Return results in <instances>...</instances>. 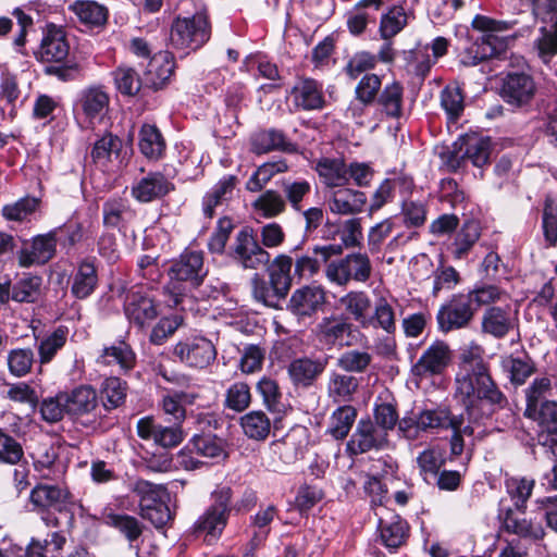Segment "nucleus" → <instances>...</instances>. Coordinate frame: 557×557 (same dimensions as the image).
Listing matches in <instances>:
<instances>
[{
	"instance_id": "f257e3e1",
	"label": "nucleus",
	"mask_w": 557,
	"mask_h": 557,
	"mask_svg": "<svg viewBox=\"0 0 557 557\" xmlns=\"http://www.w3.org/2000/svg\"><path fill=\"white\" fill-rule=\"evenodd\" d=\"M456 395L465 405V413L469 422L478 423L475 407L486 400L491 405L503 408L507 404L505 395L492 380L483 359V348L471 344L460 355L459 372L456 375Z\"/></svg>"
},
{
	"instance_id": "f03ea898",
	"label": "nucleus",
	"mask_w": 557,
	"mask_h": 557,
	"mask_svg": "<svg viewBox=\"0 0 557 557\" xmlns=\"http://www.w3.org/2000/svg\"><path fill=\"white\" fill-rule=\"evenodd\" d=\"M433 429H450L453 431L450 449L456 456L463 451V437H470L474 433V424L467 420L465 412L455 414L444 407L425 409L416 416L404 417L398 422L399 434L409 441L418 440L421 432Z\"/></svg>"
},
{
	"instance_id": "7ed1b4c3",
	"label": "nucleus",
	"mask_w": 557,
	"mask_h": 557,
	"mask_svg": "<svg viewBox=\"0 0 557 557\" xmlns=\"http://www.w3.org/2000/svg\"><path fill=\"white\" fill-rule=\"evenodd\" d=\"M497 24L496 21L482 15L473 18V28L482 30L483 34L462 53L463 65L474 66L481 61L499 58L507 52L510 39L495 33Z\"/></svg>"
},
{
	"instance_id": "20e7f679",
	"label": "nucleus",
	"mask_w": 557,
	"mask_h": 557,
	"mask_svg": "<svg viewBox=\"0 0 557 557\" xmlns=\"http://www.w3.org/2000/svg\"><path fill=\"white\" fill-rule=\"evenodd\" d=\"M326 280L341 287L351 281L366 283L372 274V263L367 253L352 252L341 259L330 261L324 269Z\"/></svg>"
},
{
	"instance_id": "39448f33",
	"label": "nucleus",
	"mask_w": 557,
	"mask_h": 557,
	"mask_svg": "<svg viewBox=\"0 0 557 557\" xmlns=\"http://www.w3.org/2000/svg\"><path fill=\"white\" fill-rule=\"evenodd\" d=\"M212 504L199 517L195 524L197 532L206 533L212 540L218 539L225 529L228 516L232 510L231 500L233 496L230 486H220L212 492Z\"/></svg>"
},
{
	"instance_id": "423d86ee",
	"label": "nucleus",
	"mask_w": 557,
	"mask_h": 557,
	"mask_svg": "<svg viewBox=\"0 0 557 557\" xmlns=\"http://www.w3.org/2000/svg\"><path fill=\"white\" fill-rule=\"evenodd\" d=\"M211 35L208 17L196 13L191 17L176 18L171 27L170 42L176 49H198Z\"/></svg>"
},
{
	"instance_id": "0eeeda50",
	"label": "nucleus",
	"mask_w": 557,
	"mask_h": 557,
	"mask_svg": "<svg viewBox=\"0 0 557 557\" xmlns=\"http://www.w3.org/2000/svg\"><path fill=\"white\" fill-rule=\"evenodd\" d=\"M232 259L244 269L260 270L269 265L270 253L256 240L249 227L242 228L231 247Z\"/></svg>"
},
{
	"instance_id": "6e6552de",
	"label": "nucleus",
	"mask_w": 557,
	"mask_h": 557,
	"mask_svg": "<svg viewBox=\"0 0 557 557\" xmlns=\"http://www.w3.org/2000/svg\"><path fill=\"white\" fill-rule=\"evenodd\" d=\"M475 311L468 294L454 295L437 312L438 327L443 332L466 327L472 321Z\"/></svg>"
},
{
	"instance_id": "1a4fd4ad",
	"label": "nucleus",
	"mask_w": 557,
	"mask_h": 557,
	"mask_svg": "<svg viewBox=\"0 0 557 557\" xmlns=\"http://www.w3.org/2000/svg\"><path fill=\"white\" fill-rule=\"evenodd\" d=\"M174 355L190 368L203 369L215 360L216 349L211 341L197 336L177 343Z\"/></svg>"
},
{
	"instance_id": "9d476101",
	"label": "nucleus",
	"mask_w": 557,
	"mask_h": 557,
	"mask_svg": "<svg viewBox=\"0 0 557 557\" xmlns=\"http://www.w3.org/2000/svg\"><path fill=\"white\" fill-rule=\"evenodd\" d=\"M388 435L384 429L379 428L373 421L360 420L354 434L347 443V449L352 455H359L372 449H383L388 444Z\"/></svg>"
},
{
	"instance_id": "9b49d317",
	"label": "nucleus",
	"mask_w": 557,
	"mask_h": 557,
	"mask_svg": "<svg viewBox=\"0 0 557 557\" xmlns=\"http://www.w3.org/2000/svg\"><path fill=\"white\" fill-rule=\"evenodd\" d=\"M450 360V350L447 344L436 342L426 348L411 368V374L417 380L432 377L441 374Z\"/></svg>"
},
{
	"instance_id": "f8f14e48",
	"label": "nucleus",
	"mask_w": 557,
	"mask_h": 557,
	"mask_svg": "<svg viewBox=\"0 0 557 557\" xmlns=\"http://www.w3.org/2000/svg\"><path fill=\"white\" fill-rule=\"evenodd\" d=\"M62 228L33 238L29 246L18 251L17 261L22 268L41 265L51 260L57 251V236Z\"/></svg>"
},
{
	"instance_id": "ddd939ff",
	"label": "nucleus",
	"mask_w": 557,
	"mask_h": 557,
	"mask_svg": "<svg viewBox=\"0 0 557 557\" xmlns=\"http://www.w3.org/2000/svg\"><path fill=\"white\" fill-rule=\"evenodd\" d=\"M205 275L202 255L196 251L185 252L170 269L172 289L178 290L175 283H189L197 286Z\"/></svg>"
},
{
	"instance_id": "4468645a",
	"label": "nucleus",
	"mask_w": 557,
	"mask_h": 557,
	"mask_svg": "<svg viewBox=\"0 0 557 557\" xmlns=\"http://www.w3.org/2000/svg\"><path fill=\"white\" fill-rule=\"evenodd\" d=\"M535 94L536 85L529 74L509 73L504 79L502 96L511 106H525L532 101Z\"/></svg>"
},
{
	"instance_id": "2eb2a0df",
	"label": "nucleus",
	"mask_w": 557,
	"mask_h": 557,
	"mask_svg": "<svg viewBox=\"0 0 557 557\" xmlns=\"http://www.w3.org/2000/svg\"><path fill=\"white\" fill-rule=\"evenodd\" d=\"M71 498L67 488L52 484H37L29 494L33 510L38 512H45L50 508L62 511Z\"/></svg>"
},
{
	"instance_id": "dca6fc26",
	"label": "nucleus",
	"mask_w": 557,
	"mask_h": 557,
	"mask_svg": "<svg viewBox=\"0 0 557 557\" xmlns=\"http://www.w3.org/2000/svg\"><path fill=\"white\" fill-rule=\"evenodd\" d=\"M326 301L325 289L320 285H307L297 288L290 296L287 308L298 317H309Z\"/></svg>"
},
{
	"instance_id": "f3484780",
	"label": "nucleus",
	"mask_w": 557,
	"mask_h": 557,
	"mask_svg": "<svg viewBox=\"0 0 557 557\" xmlns=\"http://www.w3.org/2000/svg\"><path fill=\"white\" fill-rule=\"evenodd\" d=\"M367 200L363 191L342 187L330 191L326 205L334 214L352 215L363 211Z\"/></svg>"
},
{
	"instance_id": "a211bd4d",
	"label": "nucleus",
	"mask_w": 557,
	"mask_h": 557,
	"mask_svg": "<svg viewBox=\"0 0 557 557\" xmlns=\"http://www.w3.org/2000/svg\"><path fill=\"white\" fill-rule=\"evenodd\" d=\"M504 529L523 539L540 540L544 536V529L541 522L528 519L522 509L507 508L503 510Z\"/></svg>"
},
{
	"instance_id": "6ab92c4d",
	"label": "nucleus",
	"mask_w": 557,
	"mask_h": 557,
	"mask_svg": "<svg viewBox=\"0 0 557 557\" xmlns=\"http://www.w3.org/2000/svg\"><path fill=\"white\" fill-rule=\"evenodd\" d=\"M124 311L127 319L139 327H145L159 315L154 300L137 292L127 296Z\"/></svg>"
},
{
	"instance_id": "aec40b11",
	"label": "nucleus",
	"mask_w": 557,
	"mask_h": 557,
	"mask_svg": "<svg viewBox=\"0 0 557 557\" xmlns=\"http://www.w3.org/2000/svg\"><path fill=\"white\" fill-rule=\"evenodd\" d=\"M515 327V319L509 306L507 307H488L482 314L481 331L482 333L493 336L494 338L505 337Z\"/></svg>"
},
{
	"instance_id": "412c9836",
	"label": "nucleus",
	"mask_w": 557,
	"mask_h": 557,
	"mask_svg": "<svg viewBox=\"0 0 557 557\" xmlns=\"http://www.w3.org/2000/svg\"><path fill=\"white\" fill-rule=\"evenodd\" d=\"M70 52V45L62 28L50 25L41 40L40 59L44 62H62Z\"/></svg>"
},
{
	"instance_id": "4be33fe9",
	"label": "nucleus",
	"mask_w": 557,
	"mask_h": 557,
	"mask_svg": "<svg viewBox=\"0 0 557 557\" xmlns=\"http://www.w3.org/2000/svg\"><path fill=\"white\" fill-rule=\"evenodd\" d=\"M294 104L302 110H319L324 106L321 85L311 78H304L296 83L292 90Z\"/></svg>"
},
{
	"instance_id": "5701e85b",
	"label": "nucleus",
	"mask_w": 557,
	"mask_h": 557,
	"mask_svg": "<svg viewBox=\"0 0 557 557\" xmlns=\"http://www.w3.org/2000/svg\"><path fill=\"white\" fill-rule=\"evenodd\" d=\"M173 184L161 173H150L132 187V195L140 202H149L165 196Z\"/></svg>"
},
{
	"instance_id": "b1692460",
	"label": "nucleus",
	"mask_w": 557,
	"mask_h": 557,
	"mask_svg": "<svg viewBox=\"0 0 557 557\" xmlns=\"http://www.w3.org/2000/svg\"><path fill=\"white\" fill-rule=\"evenodd\" d=\"M61 399L66 404L67 413L75 417L88 414L98 406L97 392L88 385H81L70 393H62Z\"/></svg>"
},
{
	"instance_id": "393cba45",
	"label": "nucleus",
	"mask_w": 557,
	"mask_h": 557,
	"mask_svg": "<svg viewBox=\"0 0 557 557\" xmlns=\"http://www.w3.org/2000/svg\"><path fill=\"white\" fill-rule=\"evenodd\" d=\"M173 71L174 62L171 53H156L148 63L145 82L150 88L160 89L169 82Z\"/></svg>"
},
{
	"instance_id": "a878e982",
	"label": "nucleus",
	"mask_w": 557,
	"mask_h": 557,
	"mask_svg": "<svg viewBox=\"0 0 557 557\" xmlns=\"http://www.w3.org/2000/svg\"><path fill=\"white\" fill-rule=\"evenodd\" d=\"M379 517V529L383 544L388 548L401 546L407 537V523L397 515L383 517V512L375 511Z\"/></svg>"
},
{
	"instance_id": "bb28decb",
	"label": "nucleus",
	"mask_w": 557,
	"mask_h": 557,
	"mask_svg": "<svg viewBox=\"0 0 557 557\" xmlns=\"http://www.w3.org/2000/svg\"><path fill=\"white\" fill-rule=\"evenodd\" d=\"M103 224L107 227L123 231L134 219L135 213L131 209L127 200L114 197L108 199L102 206Z\"/></svg>"
},
{
	"instance_id": "cd10ccee",
	"label": "nucleus",
	"mask_w": 557,
	"mask_h": 557,
	"mask_svg": "<svg viewBox=\"0 0 557 557\" xmlns=\"http://www.w3.org/2000/svg\"><path fill=\"white\" fill-rule=\"evenodd\" d=\"M324 369V361L305 357L290 362L288 366V374L295 385L310 386Z\"/></svg>"
},
{
	"instance_id": "c85d7f7f",
	"label": "nucleus",
	"mask_w": 557,
	"mask_h": 557,
	"mask_svg": "<svg viewBox=\"0 0 557 557\" xmlns=\"http://www.w3.org/2000/svg\"><path fill=\"white\" fill-rule=\"evenodd\" d=\"M352 325L343 317L331 315L323 318L315 326V334L321 343L335 345L341 343L345 335L350 334Z\"/></svg>"
},
{
	"instance_id": "c756f323",
	"label": "nucleus",
	"mask_w": 557,
	"mask_h": 557,
	"mask_svg": "<svg viewBox=\"0 0 557 557\" xmlns=\"http://www.w3.org/2000/svg\"><path fill=\"white\" fill-rule=\"evenodd\" d=\"M339 302L361 327H369L371 325L370 310L372 304L364 292H349L341 298Z\"/></svg>"
},
{
	"instance_id": "7c9ffc66",
	"label": "nucleus",
	"mask_w": 557,
	"mask_h": 557,
	"mask_svg": "<svg viewBox=\"0 0 557 557\" xmlns=\"http://www.w3.org/2000/svg\"><path fill=\"white\" fill-rule=\"evenodd\" d=\"M359 387V380L351 374L333 371L327 382V395L335 403H348Z\"/></svg>"
},
{
	"instance_id": "2f4dec72",
	"label": "nucleus",
	"mask_w": 557,
	"mask_h": 557,
	"mask_svg": "<svg viewBox=\"0 0 557 557\" xmlns=\"http://www.w3.org/2000/svg\"><path fill=\"white\" fill-rule=\"evenodd\" d=\"M98 362L104 366H117L121 371L127 372L134 368L136 355L127 343L120 341L106 347Z\"/></svg>"
},
{
	"instance_id": "473e14b6",
	"label": "nucleus",
	"mask_w": 557,
	"mask_h": 557,
	"mask_svg": "<svg viewBox=\"0 0 557 557\" xmlns=\"http://www.w3.org/2000/svg\"><path fill=\"white\" fill-rule=\"evenodd\" d=\"M81 107L90 120H101L108 111L109 95L98 86L86 88L81 95Z\"/></svg>"
},
{
	"instance_id": "72a5a7b5",
	"label": "nucleus",
	"mask_w": 557,
	"mask_h": 557,
	"mask_svg": "<svg viewBox=\"0 0 557 557\" xmlns=\"http://www.w3.org/2000/svg\"><path fill=\"white\" fill-rule=\"evenodd\" d=\"M315 170L327 187H343L348 183L347 165L342 159L322 158Z\"/></svg>"
},
{
	"instance_id": "f704fd0d",
	"label": "nucleus",
	"mask_w": 557,
	"mask_h": 557,
	"mask_svg": "<svg viewBox=\"0 0 557 557\" xmlns=\"http://www.w3.org/2000/svg\"><path fill=\"white\" fill-rule=\"evenodd\" d=\"M252 148L257 153H267L273 150L293 152L296 150L294 144L287 140L284 133L274 128L255 134Z\"/></svg>"
},
{
	"instance_id": "c9c22d12",
	"label": "nucleus",
	"mask_w": 557,
	"mask_h": 557,
	"mask_svg": "<svg viewBox=\"0 0 557 557\" xmlns=\"http://www.w3.org/2000/svg\"><path fill=\"white\" fill-rule=\"evenodd\" d=\"M236 177L233 175L224 176L218 184L203 197L202 209L208 218H212L214 209L227 202L236 186Z\"/></svg>"
},
{
	"instance_id": "e433bc0d",
	"label": "nucleus",
	"mask_w": 557,
	"mask_h": 557,
	"mask_svg": "<svg viewBox=\"0 0 557 557\" xmlns=\"http://www.w3.org/2000/svg\"><path fill=\"white\" fill-rule=\"evenodd\" d=\"M139 149L141 153L150 159L158 160L165 150V141L156 125L144 124L139 131Z\"/></svg>"
},
{
	"instance_id": "4c0bfd02",
	"label": "nucleus",
	"mask_w": 557,
	"mask_h": 557,
	"mask_svg": "<svg viewBox=\"0 0 557 557\" xmlns=\"http://www.w3.org/2000/svg\"><path fill=\"white\" fill-rule=\"evenodd\" d=\"M395 302L396 300L383 296L375 299L373 314H370V326L379 327L388 334H393L396 330Z\"/></svg>"
},
{
	"instance_id": "58836bf2",
	"label": "nucleus",
	"mask_w": 557,
	"mask_h": 557,
	"mask_svg": "<svg viewBox=\"0 0 557 557\" xmlns=\"http://www.w3.org/2000/svg\"><path fill=\"white\" fill-rule=\"evenodd\" d=\"M70 10L82 23L89 26H100L108 18L107 8L96 1L79 0L74 2Z\"/></svg>"
},
{
	"instance_id": "ea45409f",
	"label": "nucleus",
	"mask_w": 557,
	"mask_h": 557,
	"mask_svg": "<svg viewBox=\"0 0 557 557\" xmlns=\"http://www.w3.org/2000/svg\"><path fill=\"white\" fill-rule=\"evenodd\" d=\"M122 146L123 143L117 136L107 133L94 144L91 158L96 163L107 165L119 159Z\"/></svg>"
},
{
	"instance_id": "a19ab883",
	"label": "nucleus",
	"mask_w": 557,
	"mask_h": 557,
	"mask_svg": "<svg viewBox=\"0 0 557 557\" xmlns=\"http://www.w3.org/2000/svg\"><path fill=\"white\" fill-rule=\"evenodd\" d=\"M240 426L249 438L263 441L270 434L271 422L263 411L253 410L240 418Z\"/></svg>"
},
{
	"instance_id": "79ce46f5",
	"label": "nucleus",
	"mask_w": 557,
	"mask_h": 557,
	"mask_svg": "<svg viewBox=\"0 0 557 557\" xmlns=\"http://www.w3.org/2000/svg\"><path fill=\"white\" fill-rule=\"evenodd\" d=\"M96 268L90 262L79 264L73 277L72 294L79 299L87 298L97 286Z\"/></svg>"
},
{
	"instance_id": "37998d69",
	"label": "nucleus",
	"mask_w": 557,
	"mask_h": 557,
	"mask_svg": "<svg viewBox=\"0 0 557 557\" xmlns=\"http://www.w3.org/2000/svg\"><path fill=\"white\" fill-rule=\"evenodd\" d=\"M287 170L288 165L284 160L265 162L253 172L246 183V188L251 193L260 191L274 175L284 173Z\"/></svg>"
},
{
	"instance_id": "c03bdc74",
	"label": "nucleus",
	"mask_w": 557,
	"mask_h": 557,
	"mask_svg": "<svg viewBox=\"0 0 557 557\" xmlns=\"http://www.w3.org/2000/svg\"><path fill=\"white\" fill-rule=\"evenodd\" d=\"M103 521L107 525L112 527L122 533L131 546H133V543L137 541L143 533V528L139 521L135 517L128 515L108 512L103 515Z\"/></svg>"
},
{
	"instance_id": "a18cd8bd",
	"label": "nucleus",
	"mask_w": 557,
	"mask_h": 557,
	"mask_svg": "<svg viewBox=\"0 0 557 557\" xmlns=\"http://www.w3.org/2000/svg\"><path fill=\"white\" fill-rule=\"evenodd\" d=\"M552 29L540 28V36L534 40L533 48L543 63L547 64L557 54V17H550Z\"/></svg>"
},
{
	"instance_id": "49530a36",
	"label": "nucleus",
	"mask_w": 557,
	"mask_h": 557,
	"mask_svg": "<svg viewBox=\"0 0 557 557\" xmlns=\"http://www.w3.org/2000/svg\"><path fill=\"white\" fill-rule=\"evenodd\" d=\"M132 492L138 498L140 509L150 505L154 506L163 499H169V494L163 485L143 479H138L132 484Z\"/></svg>"
},
{
	"instance_id": "de8ad7c7",
	"label": "nucleus",
	"mask_w": 557,
	"mask_h": 557,
	"mask_svg": "<svg viewBox=\"0 0 557 557\" xmlns=\"http://www.w3.org/2000/svg\"><path fill=\"white\" fill-rule=\"evenodd\" d=\"M524 416L536 421L549 433H557V403L542 401L536 407H525Z\"/></svg>"
},
{
	"instance_id": "09e8293b",
	"label": "nucleus",
	"mask_w": 557,
	"mask_h": 557,
	"mask_svg": "<svg viewBox=\"0 0 557 557\" xmlns=\"http://www.w3.org/2000/svg\"><path fill=\"white\" fill-rule=\"evenodd\" d=\"M252 208L258 215L272 219L285 211L286 203L276 190L269 189L252 202Z\"/></svg>"
},
{
	"instance_id": "8fccbe9b",
	"label": "nucleus",
	"mask_w": 557,
	"mask_h": 557,
	"mask_svg": "<svg viewBox=\"0 0 557 557\" xmlns=\"http://www.w3.org/2000/svg\"><path fill=\"white\" fill-rule=\"evenodd\" d=\"M408 24V14L400 5H394L383 14L380 22V34L384 40H391Z\"/></svg>"
},
{
	"instance_id": "3c124183",
	"label": "nucleus",
	"mask_w": 557,
	"mask_h": 557,
	"mask_svg": "<svg viewBox=\"0 0 557 557\" xmlns=\"http://www.w3.org/2000/svg\"><path fill=\"white\" fill-rule=\"evenodd\" d=\"M127 384L119 377L111 376L101 385V397L107 410L115 409L124 404L126 398Z\"/></svg>"
},
{
	"instance_id": "603ef678",
	"label": "nucleus",
	"mask_w": 557,
	"mask_h": 557,
	"mask_svg": "<svg viewBox=\"0 0 557 557\" xmlns=\"http://www.w3.org/2000/svg\"><path fill=\"white\" fill-rule=\"evenodd\" d=\"M480 238V226L475 221H467L457 233L453 244V255L457 259L463 258Z\"/></svg>"
},
{
	"instance_id": "864d4df0",
	"label": "nucleus",
	"mask_w": 557,
	"mask_h": 557,
	"mask_svg": "<svg viewBox=\"0 0 557 557\" xmlns=\"http://www.w3.org/2000/svg\"><path fill=\"white\" fill-rule=\"evenodd\" d=\"M441 106L449 120H457L465 109V96L456 83L447 85L441 92Z\"/></svg>"
},
{
	"instance_id": "5fc2aeb1",
	"label": "nucleus",
	"mask_w": 557,
	"mask_h": 557,
	"mask_svg": "<svg viewBox=\"0 0 557 557\" xmlns=\"http://www.w3.org/2000/svg\"><path fill=\"white\" fill-rule=\"evenodd\" d=\"M356 419V410L351 406H342L337 408L330 421L329 432L336 440L345 438Z\"/></svg>"
},
{
	"instance_id": "6e6d98bb",
	"label": "nucleus",
	"mask_w": 557,
	"mask_h": 557,
	"mask_svg": "<svg viewBox=\"0 0 557 557\" xmlns=\"http://www.w3.org/2000/svg\"><path fill=\"white\" fill-rule=\"evenodd\" d=\"M270 451L272 455L278 457L285 465L297 460L301 453L297 432L287 434L282 440L273 442L270 445Z\"/></svg>"
},
{
	"instance_id": "4d7b16f0",
	"label": "nucleus",
	"mask_w": 557,
	"mask_h": 557,
	"mask_svg": "<svg viewBox=\"0 0 557 557\" xmlns=\"http://www.w3.org/2000/svg\"><path fill=\"white\" fill-rule=\"evenodd\" d=\"M372 359V355L366 350L351 349L338 357L337 366L348 374L362 373L370 366Z\"/></svg>"
},
{
	"instance_id": "13d9d810",
	"label": "nucleus",
	"mask_w": 557,
	"mask_h": 557,
	"mask_svg": "<svg viewBox=\"0 0 557 557\" xmlns=\"http://www.w3.org/2000/svg\"><path fill=\"white\" fill-rule=\"evenodd\" d=\"M24 458V449L20 442L0 428V463L16 466Z\"/></svg>"
},
{
	"instance_id": "bf43d9fd",
	"label": "nucleus",
	"mask_w": 557,
	"mask_h": 557,
	"mask_svg": "<svg viewBox=\"0 0 557 557\" xmlns=\"http://www.w3.org/2000/svg\"><path fill=\"white\" fill-rule=\"evenodd\" d=\"M38 207V199L24 197L2 208V216L8 221L23 222L32 215Z\"/></svg>"
},
{
	"instance_id": "052dcab7",
	"label": "nucleus",
	"mask_w": 557,
	"mask_h": 557,
	"mask_svg": "<svg viewBox=\"0 0 557 557\" xmlns=\"http://www.w3.org/2000/svg\"><path fill=\"white\" fill-rule=\"evenodd\" d=\"M41 277L27 275L12 287V299L17 302H33L40 293Z\"/></svg>"
},
{
	"instance_id": "680f3d73",
	"label": "nucleus",
	"mask_w": 557,
	"mask_h": 557,
	"mask_svg": "<svg viewBox=\"0 0 557 557\" xmlns=\"http://www.w3.org/2000/svg\"><path fill=\"white\" fill-rule=\"evenodd\" d=\"M503 364L510 373V381L517 385H522L535 371L534 363L529 357H508Z\"/></svg>"
},
{
	"instance_id": "e2e57ef3",
	"label": "nucleus",
	"mask_w": 557,
	"mask_h": 557,
	"mask_svg": "<svg viewBox=\"0 0 557 557\" xmlns=\"http://www.w3.org/2000/svg\"><path fill=\"white\" fill-rule=\"evenodd\" d=\"M379 103L387 115L398 117L401 114L403 87L396 82L386 85L379 97Z\"/></svg>"
},
{
	"instance_id": "0e129e2a",
	"label": "nucleus",
	"mask_w": 557,
	"mask_h": 557,
	"mask_svg": "<svg viewBox=\"0 0 557 557\" xmlns=\"http://www.w3.org/2000/svg\"><path fill=\"white\" fill-rule=\"evenodd\" d=\"M190 446V450L206 458H219L224 455L222 440L211 434L194 436Z\"/></svg>"
},
{
	"instance_id": "69168bd1",
	"label": "nucleus",
	"mask_w": 557,
	"mask_h": 557,
	"mask_svg": "<svg viewBox=\"0 0 557 557\" xmlns=\"http://www.w3.org/2000/svg\"><path fill=\"white\" fill-rule=\"evenodd\" d=\"M8 367L12 375L21 377L26 375L34 362V352L29 348H16L9 351Z\"/></svg>"
},
{
	"instance_id": "338daca9",
	"label": "nucleus",
	"mask_w": 557,
	"mask_h": 557,
	"mask_svg": "<svg viewBox=\"0 0 557 557\" xmlns=\"http://www.w3.org/2000/svg\"><path fill=\"white\" fill-rule=\"evenodd\" d=\"M114 83L117 90L125 96H135L141 87L137 72L127 66L117 67L114 73Z\"/></svg>"
},
{
	"instance_id": "774afa93",
	"label": "nucleus",
	"mask_w": 557,
	"mask_h": 557,
	"mask_svg": "<svg viewBox=\"0 0 557 557\" xmlns=\"http://www.w3.org/2000/svg\"><path fill=\"white\" fill-rule=\"evenodd\" d=\"M251 403L250 388L247 383L236 382L226 391L225 406L228 409L240 412Z\"/></svg>"
}]
</instances>
